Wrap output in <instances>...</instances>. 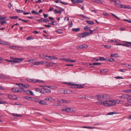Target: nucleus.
I'll list each match as a JSON object with an SVG mask.
<instances>
[{
	"instance_id": "a878e982",
	"label": "nucleus",
	"mask_w": 131,
	"mask_h": 131,
	"mask_svg": "<svg viewBox=\"0 0 131 131\" xmlns=\"http://www.w3.org/2000/svg\"><path fill=\"white\" fill-rule=\"evenodd\" d=\"M83 1L80 0H75V3H81L83 2Z\"/></svg>"
},
{
	"instance_id": "13d9d810",
	"label": "nucleus",
	"mask_w": 131,
	"mask_h": 131,
	"mask_svg": "<svg viewBox=\"0 0 131 131\" xmlns=\"http://www.w3.org/2000/svg\"><path fill=\"white\" fill-rule=\"evenodd\" d=\"M43 21L44 23H47L48 22H49V20H48L47 19H46L43 20Z\"/></svg>"
},
{
	"instance_id": "9b49d317",
	"label": "nucleus",
	"mask_w": 131,
	"mask_h": 131,
	"mask_svg": "<svg viewBox=\"0 0 131 131\" xmlns=\"http://www.w3.org/2000/svg\"><path fill=\"white\" fill-rule=\"evenodd\" d=\"M15 60L14 61V62L15 63H19L22 61L24 59L23 58H16V59H15Z\"/></svg>"
},
{
	"instance_id": "774afa93",
	"label": "nucleus",
	"mask_w": 131,
	"mask_h": 131,
	"mask_svg": "<svg viewBox=\"0 0 131 131\" xmlns=\"http://www.w3.org/2000/svg\"><path fill=\"white\" fill-rule=\"evenodd\" d=\"M50 88L51 89H56L57 88V87H56V86H50Z\"/></svg>"
},
{
	"instance_id": "5fc2aeb1",
	"label": "nucleus",
	"mask_w": 131,
	"mask_h": 131,
	"mask_svg": "<svg viewBox=\"0 0 131 131\" xmlns=\"http://www.w3.org/2000/svg\"><path fill=\"white\" fill-rule=\"evenodd\" d=\"M57 24V23L56 21H52V22L51 23V24H52L53 25H56Z\"/></svg>"
},
{
	"instance_id": "a19ab883",
	"label": "nucleus",
	"mask_w": 131,
	"mask_h": 131,
	"mask_svg": "<svg viewBox=\"0 0 131 131\" xmlns=\"http://www.w3.org/2000/svg\"><path fill=\"white\" fill-rule=\"evenodd\" d=\"M7 78L3 75H0V78L6 79Z\"/></svg>"
},
{
	"instance_id": "6e6d98bb",
	"label": "nucleus",
	"mask_w": 131,
	"mask_h": 131,
	"mask_svg": "<svg viewBox=\"0 0 131 131\" xmlns=\"http://www.w3.org/2000/svg\"><path fill=\"white\" fill-rule=\"evenodd\" d=\"M114 78H116V79H123V78H122V77H121L119 76H118L117 77H114Z\"/></svg>"
},
{
	"instance_id": "338daca9",
	"label": "nucleus",
	"mask_w": 131,
	"mask_h": 131,
	"mask_svg": "<svg viewBox=\"0 0 131 131\" xmlns=\"http://www.w3.org/2000/svg\"><path fill=\"white\" fill-rule=\"evenodd\" d=\"M126 70L125 69H120L119 70V71L121 72H124Z\"/></svg>"
},
{
	"instance_id": "473e14b6",
	"label": "nucleus",
	"mask_w": 131,
	"mask_h": 131,
	"mask_svg": "<svg viewBox=\"0 0 131 131\" xmlns=\"http://www.w3.org/2000/svg\"><path fill=\"white\" fill-rule=\"evenodd\" d=\"M116 41L115 39H114V40H108V42L115 43V42Z\"/></svg>"
},
{
	"instance_id": "c9c22d12",
	"label": "nucleus",
	"mask_w": 131,
	"mask_h": 131,
	"mask_svg": "<svg viewBox=\"0 0 131 131\" xmlns=\"http://www.w3.org/2000/svg\"><path fill=\"white\" fill-rule=\"evenodd\" d=\"M57 32L59 34L62 33L63 32L62 30H61L59 29H58L57 30Z\"/></svg>"
},
{
	"instance_id": "f8f14e48",
	"label": "nucleus",
	"mask_w": 131,
	"mask_h": 131,
	"mask_svg": "<svg viewBox=\"0 0 131 131\" xmlns=\"http://www.w3.org/2000/svg\"><path fill=\"white\" fill-rule=\"evenodd\" d=\"M49 56L43 54L40 55V57L46 59L47 60H49Z\"/></svg>"
},
{
	"instance_id": "f3484780",
	"label": "nucleus",
	"mask_w": 131,
	"mask_h": 131,
	"mask_svg": "<svg viewBox=\"0 0 131 131\" xmlns=\"http://www.w3.org/2000/svg\"><path fill=\"white\" fill-rule=\"evenodd\" d=\"M39 104L41 105H46L47 104V102L43 100L40 101L39 102Z\"/></svg>"
},
{
	"instance_id": "e2e57ef3",
	"label": "nucleus",
	"mask_w": 131,
	"mask_h": 131,
	"mask_svg": "<svg viewBox=\"0 0 131 131\" xmlns=\"http://www.w3.org/2000/svg\"><path fill=\"white\" fill-rule=\"evenodd\" d=\"M32 64L34 65H39L38 62H34L32 63Z\"/></svg>"
},
{
	"instance_id": "ddd939ff",
	"label": "nucleus",
	"mask_w": 131,
	"mask_h": 131,
	"mask_svg": "<svg viewBox=\"0 0 131 131\" xmlns=\"http://www.w3.org/2000/svg\"><path fill=\"white\" fill-rule=\"evenodd\" d=\"M59 2L61 4H62L65 5H67L68 4L67 3H65L61 1H60V0H56L55 1V2L56 3H58Z\"/></svg>"
},
{
	"instance_id": "c756f323",
	"label": "nucleus",
	"mask_w": 131,
	"mask_h": 131,
	"mask_svg": "<svg viewBox=\"0 0 131 131\" xmlns=\"http://www.w3.org/2000/svg\"><path fill=\"white\" fill-rule=\"evenodd\" d=\"M9 18L11 19H17L18 18V17L17 16H10Z\"/></svg>"
},
{
	"instance_id": "09e8293b",
	"label": "nucleus",
	"mask_w": 131,
	"mask_h": 131,
	"mask_svg": "<svg viewBox=\"0 0 131 131\" xmlns=\"http://www.w3.org/2000/svg\"><path fill=\"white\" fill-rule=\"evenodd\" d=\"M111 1H114L115 3H117L118 2L119 3L120 1L118 0H110Z\"/></svg>"
},
{
	"instance_id": "72a5a7b5",
	"label": "nucleus",
	"mask_w": 131,
	"mask_h": 131,
	"mask_svg": "<svg viewBox=\"0 0 131 131\" xmlns=\"http://www.w3.org/2000/svg\"><path fill=\"white\" fill-rule=\"evenodd\" d=\"M73 25L72 22L71 21L69 23V25L68 27L69 28H70Z\"/></svg>"
},
{
	"instance_id": "c85d7f7f",
	"label": "nucleus",
	"mask_w": 131,
	"mask_h": 131,
	"mask_svg": "<svg viewBox=\"0 0 131 131\" xmlns=\"http://www.w3.org/2000/svg\"><path fill=\"white\" fill-rule=\"evenodd\" d=\"M117 55V54L115 53L114 54H111L110 55V56L111 57H118V56H116V55Z\"/></svg>"
},
{
	"instance_id": "052dcab7",
	"label": "nucleus",
	"mask_w": 131,
	"mask_h": 131,
	"mask_svg": "<svg viewBox=\"0 0 131 131\" xmlns=\"http://www.w3.org/2000/svg\"><path fill=\"white\" fill-rule=\"evenodd\" d=\"M125 9H131V7L129 6H126Z\"/></svg>"
},
{
	"instance_id": "0eeeda50",
	"label": "nucleus",
	"mask_w": 131,
	"mask_h": 131,
	"mask_svg": "<svg viewBox=\"0 0 131 131\" xmlns=\"http://www.w3.org/2000/svg\"><path fill=\"white\" fill-rule=\"evenodd\" d=\"M88 47V45L86 44H83L76 47L77 49H82L84 48H86Z\"/></svg>"
},
{
	"instance_id": "4d7b16f0",
	"label": "nucleus",
	"mask_w": 131,
	"mask_h": 131,
	"mask_svg": "<svg viewBox=\"0 0 131 131\" xmlns=\"http://www.w3.org/2000/svg\"><path fill=\"white\" fill-rule=\"evenodd\" d=\"M103 102H96V103L97 104L103 105Z\"/></svg>"
},
{
	"instance_id": "2f4dec72",
	"label": "nucleus",
	"mask_w": 131,
	"mask_h": 131,
	"mask_svg": "<svg viewBox=\"0 0 131 131\" xmlns=\"http://www.w3.org/2000/svg\"><path fill=\"white\" fill-rule=\"evenodd\" d=\"M99 60L101 61H106V59L104 58L103 57H100L99 58Z\"/></svg>"
},
{
	"instance_id": "2eb2a0df",
	"label": "nucleus",
	"mask_w": 131,
	"mask_h": 131,
	"mask_svg": "<svg viewBox=\"0 0 131 131\" xmlns=\"http://www.w3.org/2000/svg\"><path fill=\"white\" fill-rule=\"evenodd\" d=\"M25 92H26L27 93L28 95H34V94L32 91L30 90H27L26 91H25Z\"/></svg>"
},
{
	"instance_id": "6ab92c4d",
	"label": "nucleus",
	"mask_w": 131,
	"mask_h": 131,
	"mask_svg": "<svg viewBox=\"0 0 131 131\" xmlns=\"http://www.w3.org/2000/svg\"><path fill=\"white\" fill-rule=\"evenodd\" d=\"M53 99L51 97H49V98H46L45 99V100L46 101H49L50 102H51L52 101H53Z\"/></svg>"
},
{
	"instance_id": "de8ad7c7",
	"label": "nucleus",
	"mask_w": 131,
	"mask_h": 131,
	"mask_svg": "<svg viewBox=\"0 0 131 131\" xmlns=\"http://www.w3.org/2000/svg\"><path fill=\"white\" fill-rule=\"evenodd\" d=\"M111 14L113 16L115 17V18H116V19H120L118 18L117 16L115 15L114 14H113L112 13H111Z\"/></svg>"
},
{
	"instance_id": "39448f33",
	"label": "nucleus",
	"mask_w": 131,
	"mask_h": 131,
	"mask_svg": "<svg viewBox=\"0 0 131 131\" xmlns=\"http://www.w3.org/2000/svg\"><path fill=\"white\" fill-rule=\"evenodd\" d=\"M48 88H50V86H45L44 88L43 89V91L44 93H49L51 92V91L50 89H48Z\"/></svg>"
},
{
	"instance_id": "412c9836",
	"label": "nucleus",
	"mask_w": 131,
	"mask_h": 131,
	"mask_svg": "<svg viewBox=\"0 0 131 131\" xmlns=\"http://www.w3.org/2000/svg\"><path fill=\"white\" fill-rule=\"evenodd\" d=\"M35 91L37 92H38L40 93H44V92H42V90L41 89L36 88L35 89Z\"/></svg>"
},
{
	"instance_id": "58836bf2",
	"label": "nucleus",
	"mask_w": 131,
	"mask_h": 131,
	"mask_svg": "<svg viewBox=\"0 0 131 131\" xmlns=\"http://www.w3.org/2000/svg\"><path fill=\"white\" fill-rule=\"evenodd\" d=\"M103 96H104L103 99H108L109 97L108 95L106 94H104L103 95Z\"/></svg>"
},
{
	"instance_id": "37998d69",
	"label": "nucleus",
	"mask_w": 131,
	"mask_h": 131,
	"mask_svg": "<svg viewBox=\"0 0 131 131\" xmlns=\"http://www.w3.org/2000/svg\"><path fill=\"white\" fill-rule=\"evenodd\" d=\"M105 47L108 49H110L111 48V46H108L107 45H104Z\"/></svg>"
},
{
	"instance_id": "4c0bfd02",
	"label": "nucleus",
	"mask_w": 131,
	"mask_h": 131,
	"mask_svg": "<svg viewBox=\"0 0 131 131\" xmlns=\"http://www.w3.org/2000/svg\"><path fill=\"white\" fill-rule=\"evenodd\" d=\"M33 38H32V36H29L27 37L26 38V40H29L31 39H33Z\"/></svg>"
},
{
	"instance_id": "393cba45",
	"label": "nucleus",
	"mask_w": 131,
	"mask_h": 131,
	"mask_svg": "<svg viewBox=\"0 0 131 131\" xmlns=\"http://www.w3.org/2000/svg\"><path fill=\"white\" fill-rule=\"evenodd\" d=\"M65 61L68 62H76V61L75 60H69L68 59H66L65 60Z\"/></svg>"
},
{
	"instance_id": "e433bc0d",
	"label": "nucleus",
	"mask_w": 131,
	"mask_h": 131,
	"mask_svg": "<svg viewBox=\"0 0 131 131\" xmlns=\"http://www.w3.org/2000/svg\"><path fill=\"white\" fill-rule=\"evenodd\" d=\"M90 27H89L88 25L85 27L84 28V29L85 30H87L90 28Z\"/></svg>"
},
{
	"instance_id": "864d4df0",
	"label": "nucleus",
	"mask_w": 131,
	"mask_h": 131,
	"mask_svg": "<svg viewBox=\"0 0 131 131\" xmlns=\"http://www.w3.org/2000/svg\"><path fill=\"white\" fill-rule=\"evenodd\" d=\"M34 59H29L27 60V62H33L34 61Z\"/></svg>"
},
{
	"instance_id": "7ed1b4c3",
	"label": "nucleus",
	"mask_w": 131,
	"mask_h": 131,
	"mask_svg": "<svg viewBox=\"0 0 131 131\" xmlns=\"http://www.w3.org/2000/svg\"><path fill=\"white\" fill-rule=\"evenodd\" d=\"M89 30L90 31L89 32H85L81 33V37L82 38L85 37L88 35L91 34L93 32V31L91 30L90 29Z\"/></svg>"
},
{
	"instance_id": "1a4fd4ad",
	"label": "nucleus",
	"mask_w": 131,
	"mask_h": 131,
	"mask_svg": "<svg viewBox=\"0 0 131 131\" xmlns=\"http://www.w3.org/2000/svg\"><path fill=\"white\" fill-rule=\"evenodd\" d=\"M116 103H109L103 102V105L106 106H113L116 105Z\"/></svg>"
},
{
	"instance_id": "aec40b11",
	"label": "nucleus",
	"mask_w": 131,
	"mask_h": 131,
	"mask_svg": "<svg viewBox=\"0 0 131 131\" xmlns=\"http://www.w3.org/2000/svg\"><path fill=\"white\" fill-rule=\"evenodd\" d=\"M105 101L107 102H111V103H113H113H116V101L114 100H105Z\"/></svg>"
},
{
	"instance_id": "3c124183",
	"label": "nucleus",
	"mask_w": 131,
	"mask_h": 131,
	"mask_svg": "<svg viewBox=\"0 0 131 131\" xmlns=\"http://www.w3.org/2000/svg\"><path fill=\"white\" fill-rule=\"evenodd\" d=\"M123 20L125 21L128 22L129 23H131V21L130 20H127L126 19H123Z\"/></svg>"
},
{
	"instance_id": "b1692460",
	"label": "nucleus",
	"mask_w": 131,
	"mask_h": 131,
	"mask_svg": "<svg viewBox=\"0 0 131 131\" xmlns=\"http://www.w3.org/2000/svg\"><path fill=\"white\" fill-rule=\"evenodd\" d=\"M49 60H56L57 59V58L56 57H54V56H49Z\"/></svg>"
},
{
	"instance_id": "680f3d73",
	"label": "nucleus",
	"mask_w": 131,
	"mask_h": 131,
	"mask_svg": "<svg viewBox=\"0 0 131 131\" xmlns=\"http://www.w3.org/2000/svg\"><path fill=\"white\" fill-rule=\"evenodd\" d=\"M97 96L100 98L101 99V98H104V96H103V94H101V95H97Z\"/></svg>"
},
{
	"instance_id": "20e7f679",
	"label": "nucleus",
	"mask_w": 131,
	"mask_h": 131,
	"mask_svg": "<svg viewBox=\"0 0 131 131\" xmlns=\"http://www.w3.org/2000/svg\"><path fill=\"white\" fill-rule=\"evenodd\" d=\"M62 111H65L67 112H73L74 110L73 108L69 107H63L62 109Z\"/></svg>"
},
{
	"instance_id": "f03ea898",
	"label": "nucleus",
	"mask_w": 131,
	"mask_h": 131,
	"mask_svg": "<svg viewBox=\"0 0 131 131\" xmlns=\"http://www.w3.org/2000/svg\"><path fill=\"white\" fill-rule=\"evenodd\" d=\"M12 90L13 92H22L23 91H25L24 90H23L22 88H20H20L16 87H13L12 88Z\"/></svg>"
},
{
	"instance_id": "f257e3e1",
	"label": "nucleus",
	"mask_w": 131,
	"mask_h": 131,
	"mask_svg": "<svg viewBox=\"0 0 131 131\" xmlns=\"http://www.w3.org/2000/svg\"><path fill=\"white\" fill-rule=\"evenodd\" d=\"M62 83L65 84H68L69 85V87L70 88L75 89L83 88L84 86H83V85H85L84 84L82 85L76 84L72 83L71 82L68 83L67 82H63Z\"/></svg>"
},
{
	"instance_id": "bf43d9fd",
	"label": "nucleus",
	"mask_w": 131,
	"mask_h": 131,
	"mask_svg": "<svg viewBox=\"0 0 131 131\" xmlns=\"http://www.w3.org/2000/svg\"><path fill=\"white\" fill-rule=\"evenodd\" d=\"M53 12L55 14H56L58 13V11L57 9H55L53 10Z\"/></svg>"
},
{
	"instance_id": "49530a36",
	"label": "nucleus",
	"mask_w": 131,
	"mask_h": 131,
	"mask_svg": "<svg viewBox=\"0 0 131 131\" xmlns=\"http://www.w3.org/2000/svg\"><path fill=\"white\" fill-rule=\"evenodd\" d=\"M83 128H90V129H93L94 128H95V127H87V126H83Z\"/></svg>"
},
{
	"instance_id": "dca6fc26",
	"label": "nucleus",
	"mask_w": 131,
	"mask_h": 131,
	"mask_svg": "<svg viewBox=\"0 0 131 131\" xmlns=\"http://www.w3.org/2000/svg\"><path fill=\"white\" fill-rule=\"evenodd\" d=\"M1 44H2L4 45H10V43L7 42L2 41H1Z\"/></svg>"
},
{
	"instance_id": "8fccbe9b",
	"label": "nucleus",
	"mask_w": 131,
	"mask_h": 131,
	"mask_svg": "<svg viewBox=\"0 0 131 131\" xmlns=\"http://www.w3.org/2000/svg\"><path fill=\"white\" fill-rule=\"evenodd\" d=\"M99 59H98L95 58H94L93 60H91V61L92 62H94V60H95V61H98Z\"/></svg>"
},
{
	"instance_id": "a18cd8bd",
	"label": "nucleus",
	"mask_w": 131,
	"mask_h": 131,
	"mask_svg": "<svg viewBox=\"0 0 131 131\" xmlns=\"http://www.w3.org/2000/svg\"><path fill=\"white\" fill-rule=\"evenodd\" d=\"M62 102L63 103H68L69 102V101H66L64 100H62Z\"/></svg>"
},
{
	"instance_id": "69168bd1",
	"label": "nucleus",
	"mask_w": 131,
	"mask_h": 131,
	"mask_svg": "<svg viewBox=\"0 0 131 131\" xmlns=\"http://www.w3.org/2000/svg\"><path fill=\"white\" fill-rule=\"evenodd\" d=\"M6 21H2L1 22V25H3L4 24H6Z\"/></svg>"
},
{
	"instance_id": "a211bd4d",
	"label": "nucleus",
	"mask_w": 131,
	"mask_h": 131,
	"mask_svg": "<svg viewBox=\"0 0 131 131\" xmlns=\"http://www.w3.org/2000/svg\"><path fill=\"white\" fill-rule=\"evenodd\" d=\"M101 63L100 62L94 63L92 64L89 63V65H100Z\"/></svg>"
},
{
	"instance_id": "ea45409f",
	"label": "nucleus",
	"mask_w": 131,
	"mask_h": 131,
	"mask_svg": "<svg viewBox=\"0 0 131 131\" xmlns=\"http://www.w3.org/2000/svg\"><path fill=\"white\" fill-rule=\"evenodd\" d=\"M31 13L33 14H35L37 15H39V14L37 12H36L35 10H32L31 11Z\"/></svg>"
},
{
	"instance_id": "423d86ee",
	"label": "nucleus",
	"mask_w": 131,
	"mask_h": 131,
	"mask_svg": "<svg viewBox=\"0 0 131 131\" xmlns=\"http://www.w3.org/2000/svg\"><path fill=\"white\" fill-rule=\"evenodd\" d=\"M16 85H18L19 87H20V88H21V87L28 88L29 87V86L28 85L24 84L22 83H17Z\"/></svg>"
},
{
	"instance_id": "79ce46f5",
	"label": "nucleus",
	"mask_w": 131,
	"mask_h": 131,
	"mask_svg": "<svg viewBox=\"0 0 131 131\" xmlns=\"http://www.w3.org/2000/svg\"><path fill=\"white\" fill-rule=\"evenodd\" d=\"M36 82H39V83H43V81L38 79L36 80Z\"/></svg>"
},
{
	"instance_id": "9d476101",
	"label": "nucleus",
	"mask_w": 131,
	"mask_h": 131,
	"mask_svg": "<svg viewBox=\"0 0 131 131\" xmlns=\"http://www.w3.org/2000/svg\"><path fill=\"white\" fill-rule=\"evenodd\" d=\"M124 42H126V43L124 44H122V45L123 46H126L128 47H131V42L124 41Z\"/></svg>"
},
{
	"instance_id": "0e129e2a",
	"label": "nucleus",
	"mask_w": 131,
	"mask_h": 131,
	"mask_svg": "<svg viewBox=\"0 0 131 131\" xmlns=\"http://www.w3.org/2000/svg\"><path fill=\"white\" fill-rule=\"evenodd\" d=\"M8 97L10 99H14L13 98V96L11 95H9L8 96Z\"/></svg>"
},
{
	"instance_id": "c03bdc74",
	"label": "nucleus",
	"mask_w": 131,
	"mask_h": 131,
	"mask_svg": "<svg viewBox=\"0 0 131 131\" xmlns=\"http://www.w3.org/2000/svg\"><path fill=\"white\" fill-rule=\"evenodd\" d=\"M96 96L97 97V100L99 101H102V100H101V98H100L99 97L97 96V95H96Z\"/></svg>"
},
{
	"instance_id": "6e6552de",
	"label": "nucleus",
	"mask_w": 131,
	"mask_h": 131,
	"mask_svg": "<svg viewBox=\"0 0 131 131\" xmlns=\"http://www.w3.org/2000/svg\"><path fill=\"white\" fill-rule=\"evenodd\" d=\"M114 4L117 7H119L121 8H125L126 6L124 5H122L120 4L118 2L117 3H115Z\"/></svg>"
},
{
	"instance_id": "4be33fe9",
	"label": "nucleus",
	"mask_w": 131,
	"mask_h": 131,
	"mask_svg": "<svg viewBox=\"0 0 131 131\" xmlns=\"http://www.w3.org/2000/svg\"><path fill=\"white\" fill-rule=\"evenodd\" d=\"M72 30L73 31L77 32L79 31L80 30V29L79 28H73L72 29Z\"/></svg>"
},
{
	"instance_id": "cd10ccee",
	"label": "nucleus",
	"mask_w": 131,
	"mask_h": 131,
	"mask_svg": "<svg viewBox=\"0 0 131 131\" xmlns=\"http://www.w3.org/2000/svg\"><path fill=\"white\" fill-rule=\"evenodd\" d=\"M117 113L116 112L114 111L113 112H110L108 113L107 114L108 115H113V114H116Z\"/></svg>"
},
{
	"instance_id": "5701e85b",
	"label": "nucleus",
	"mask_w": 131,
	"mask_h": 131,
	"mask_svg": "<svg viewBox=\"0 0 131 131\" xmlns=\"http://www.w3.org/2000/svg\"><path fill=\"white\" fill-rule=\"evenodd\" d=\"M86 22L88 24L91 25H93L94 24V22L91 21L86 20Z\"/></svg>"
},
{
	"instance_id": "f704fd0d",
	"label": "nucleus",
	"mask_w": 131,
	"mask_h": 131,
	"mask_svg": "<svg viewBox=\"0 0 131 131\" xmlns=\"http://www.w3.org/2000/svg\"><path fill=\"white\" fill-rule=\"evenodd\" d=\"M18 20H21L22 21L24 22L25 23H27L28 22V21L27 20H24L20 18H19L18 19Z\"/></svg>"
},
{
	"instance_id": "bb28decb",
	"label": "nucleus",
	"mask_w": 131,
	"mask_h": 131,
	"mask_svg": "<svg viewBox=\"0 0 131 131\" xmlns=\"http://www.w3.org/2000/svg\"><path fill=\"white\" fill-rule=\"evenodd\" d=\"M107 61L110 62H114V59L111 58L110 59H107Z\"/></svg>"
},
{
	"instance_id": "603ef678",
	"label": "nucleus",
	"mask_w": 131,
	"mask_h": 131,
	"mask_svg": "<svg viewBox=\"0 0 131 131\" xmlns=\"http://www.w3.org/2000/svg\"><path fill=\"white\" fill-rule=\"evenodd\" d=\"M35 101L36 102H38L39 103V102L40 101V100L39 99H35Z\"/></svg>"
},
{
	"instance_id": "4468645a",
	"label": "nucleus",
	"mask_w": 131,
	"mask_h": 131,
	"mask_svg": "<svg viewBox=\"0 0 131 131\" xmlns=\"http://www.w3.org/2000/svg\"><path fill=\"white\" fill-rule=\"evenodd\" d=\"M123 99H127L130 96V95L128 94H123Z\"/></svg>"
},
{
	"instance_id": "7c9ffc66",
	"label": "nucleus",
	"mask_w": 131,
	"mask_h": 131,
	"mask_svg": "<svg viewBox=\"0 0 131 131\" xmlns=\"http://www.w3.org/2000/svg\"><path fill=\"white\" fill-rule=\"evenodd\" d=\"M9 48L12 49H15L16 48H18V47L15 46H11L9 47Z\"/></svg>"
}]
</instances>
